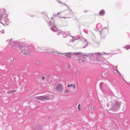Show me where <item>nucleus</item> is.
<instances>
[{
  "instance_id": "nucleus-1",
  "label": "nucleus",
  "mask_w": 130,
  "mask_h": 130,
  "mask_svg": "<svg viewBox=\"0 0 130 130\" xmlns=\"http://www.w3.org/2000/svg\"><path fill=\"white\" fill-rule=\"evenodd\" d=\"M59 54H61L64 55L65 56L68 58H71L72 56H75L79 55H80L82 56H87L88 55L86 53H83L81 52H79L76 53H58Z\"/></svg>"
},
{
  "instance_id": "nucleus-2",
  "label": "nucleus",
  "mask_w": 130,
  "mask_h": 130,
  "mask_svg": "<svg viewBox=\"0 0 130 130\" xmlns=\"http://www.w3.org/2000/svg\"><path fill=\"white\" fill-rule=\"evenodd\" d=\"M88 55L87 56H91V58L92 57L94 58V59L96 60V61H101L102 58L101 56L102 54L98 52L96 53H90L89 54H87Z\"/></svg>"
},
{
  "instance_id": "nucleus-3",
  "label": "nucleus",
  "mask_w": 130,
  "mask_h": 130,
  "mask_svg": "<svg viewBox=\"0 0 130 130\" xmlns=\"http://www.w3.org/2000/svg\"><path fill=\"white\" fill-rule=\"evenodd\" d=\"M121 102H120L115 101L114 105L112 107L113 110H118L120 106Z\"/></svg>"
},
{
  "instance_id": "nucleus-4",
  "label": "nucleus",
  "mask_w": 130,
  "mask_h": 130,
  "mask_svg": "<svg viewBox=\"0 0 130 130\" xmlns=\"http://www.w3.org/2000/svg\"><path fill=\"white\" fill-rule=\"evenodd\" d=\"M36 99L37 100H40L41 101H42L45 100H48L49 99V98L48 96H43L37 97L36 98Z\"/></svg>"
},
{
  "instance_id": "nucleus-5",
  "label": "nucleus",
  "mask_w": 130,
  "mask_h": 130,
  "mask_svg": "<svg viewBox=\"0 0 130 130\" xmlns=\"http://www.w3.org/2000/svg\"><path fill=\"white\" fill-rule=\"evenodd\" d=\"M9 44L10 45H11V47H13L16 48L17 46L19 47L20 45V44H19L17 42H16L15 41L12 42L11 41V42L9 43Z\"/></svg>"
},
{
  "instance_id": "nucleus-6",
  "label": "nucleus",
  "mask_w": 130,
  "mask_h": 130,
  "mask_svg": "<svg viewBox=\"0 0 130 130\" xmlns=\"http://www.w3.org/2000/svg\"><path fill=\"white\" fill-rule=\"evenodd\" d=\"M56 89L59 91H61L63 89L62 85L60 84H58L56 86Z\"/></svg>"
},
{
  "instance_id": "nucleus-7",
  "label": "nucleus",
  "mask_w": 130,
  "mask_h": 130,
  "mask_svg": "<svg viewBox=\"0 0 130 130\" xmlns=\"http://www.w3.org/2000/svg\"><path fill=\"white\" fill-rule=\"evenodd\" d=\"M26 48L25 47L24 49H23L21 51V52L23 54L25 55H28L30 54V52L29 51L26 50L25 48Z\"/></svg>"
},
{
  "instance_id": "nucleus-8",
  "label": "nucleus",
  "mask_w": 130,
  "mask_h": 130,
  "mask_svg": "<svg viewBox=\"0 0 130 130\" xmlns=\"http://www.w3.org/2000/svg\"><path fill=\"white\" fill-rule=\"evenodd\" d=\"M6 12L4 9L0 10V19L3 17L4 15L5 14Z\"/></svg>"
},
{
  "instance_id": "nucleus-9",
  "label": "nucleus",
  "mask_w": 130,
  "mask_h": 130,
  "mask_svg": "<svg viewBox=\"0 0 130 130\" xmlns=\"http://www.w3.org/2000/svg\"><path fill=\"white\" fill-rule=\"evenodd\" d=\"M77 61L79 63L82 64L83 63H84L85 62V60L83 58H82L80 59H77Z\"/></svg>"
},
{
  "instance_id": "nucleus-10",
  "label": "nucleus",
  "mask_w": 130,
  "mask_h": 130,
  "mask_svg": "<svg viewBox=\"0 0 130 130\" xmlns=\"http://www.w3.org/2000/svg\"><path fill=\"white\" fill-rule=\"evenodd\" d=\"M99 86L101 89V88H102L104 89H105V87L106 86V85L103 83H100Z\"/></svg>"
},
{
  "instance_id": "nucleus-11",
  "label": "nucleus",
  "mask_w": 130,
  "mask_h": 130,
  "mask_svg": "<svg viewBox=\"0 0 130 130\" xmlns=\"http://www.w3.org/2000/svg\"><path fill=\"white\" fill-rule=\"evenodd\" d=\"M72 86L73 88L74 89H75L76 88V85L74 84H71V85H68V87H70Z\"/></svg>"
},
{
  "instance_id": "nucleus-12",
  "label": "nucleus",
  "mask_w": 130,
  "mask_h": 130,
  "mask_svg": "<svg viewBox=\"0 0 130 130\" xmlns=\"http://www.w3.org/2000/svg\"><path fill=\"white\" fill-rule=\"evenodd\" d=\"M51 29H52L53 31L56 32L57 31V28L55 26L54 24V28H51Z\"/></svg>"
},
{
  "instance_id": "nucleus-13",
  "label": "nucleus",
  "mask_w": 130,
  "mask_h": 130,
  "mask_svg": "<svg viewBox=\"0 0 130 130\" xmlns=\"http://www.w3.org/2000/svg\"><path fill=\"white\" fill-rule=\"evenodd\" d=\"M42 52H49V53H56V52H55V51H54V52H49L48 51H47V50H46V49H43V50L42 51H41Z\"/></svg>"
},
{
  "instance_id": "nucleus-14",
  "label": "nucleus",
  "mask_w": 130,
  "mask_h": 130,
  "mask_svg": "<svg viewBox=\"0 0 130 130\" xmlns=\"http://www.w3.org/2000/svg\"><path fill=\"white\" fill-rule=\"evenodd\" d=\"M105 11L103 10H102L100 12V15H103L105 13Z\"/></svg>"
},
{
  "instance_id": "nucleus-15",
  "label": "nucleus",
  "mask_w": 130,
  "mask_h": 130,
  "mask_svg": "<svg viewBox=\"0 0 130 130\" xmlns=\"http://www.w3.org/2000/svg\"><path fill=\"white\" fill-rule=\"evenodd\" d=\"M84 42L85 43H86V44L85 46L83 47V48H85L87 46V45H88V42H87L86 40V39L84 40Z\"/></svg>"
},
{
  "instance_id": "nucleus-16",
  "label": "nucleus",
  "mask_w": 130,
  "mask_h": 130,
  "mask_svg": "<svg viewBox=\"0 0 130 130\" xmlns=\"http://www.w3.org/2000/svg\"><path fill=\"white\" fill-rule=\"evenodd\" d=\"M115 71L116 72H115V73H117L120 76H121V73H120V72L117 69H116L115 70Z\"/></svg>"
},
{
  "instance_id": "nucleus-17",
  "label": "nucleus",
  "mask_w": 130,
  "mask_h": 130,
  "mask_svg": "<svg viewBox=\"0 0 130 130\" xmlns=\"http://www.w3.org/2000/svg\"><path fill=\"white\" fill-rule=\"evenodd\" d=\"M16 91V90L12 91L9 90L8 92V94H10L12 92H14Z\"/></svg>"
},
{
  "instance_id": "nucleus-18",
  "label": "nucleus",
  "mask_w": 130,
  "mask_h": 130,
  "mask_svg": "<svg viewBox=\"0 0 130 130\" xmlns=\"http://www.w3.org/2000/svg\"><path fill=\"white\" fill-rule=\"evenodd\" d=\"M125 48H126L127 50H128L130 48V45H127L126 46Z\"/></svg>"
},
{
  "instance_id": "nucleus-19",
  "label": "nucleus",
  "mask_w": 130,
  "mask_h": 130,
  "mask_svg": "<svg viewBox=\"0 0 130 130\" xmlns=\"http://www.w3.org/2000/svg\"><path fill=\"white\" fill-rule=\"evenodd\" d=\"M107 75V73H103V76L104 77L106 76Z\"/></svg>"
},
{
  "instance_id": "nucleus-20",
  "label": "nucleus",
  "mask_w": 130,
  "mask_h": 130,
  "mask_svg": "<svg viewBox=\"0 0 130 130\" xmlns=\"http://www.w3.org/2000/svg\"><path fill=\"white\" fill-rule=\"evenodd\" d=\"M91 109H89V110H91V111H93L94 108L93 107H89Z\"/></svg>"
},
{
  "instance_id": "nucleus-21",
  "label": "nucleus",
  "mask_w": 130,
  "mask_h": 130,
  "mask_svg": "<svg viewBox=\"0 0 130 130\" xmlns=\"http://www.w3.org/2000/svg\"><path fill=\"white\" fill-rule=\"evenodd\" d=\"M70 92V91L68 90H65V93H69Z\"/></svg>"
},
{
  "instance_id": "nucleus-22",
  "label": "nucleus",
  "mask_w": 130,
  "mask_h": 130,
  "mask_svg": "<svg viewBox=\"0 0 130 130\" xmlns=\"http://www.w3.org/2000/svg\"><path fill=\"white\" fill-rule=\"evenodd\" d=\"M80 104H79V105H78V109H79V110H80Z\"/></svg>"
},
{
  "instance_id": "nucleus-23",
  "label": "nucleus",
  "mask_w": 130,
  "mask_h": 130,
  "mask_svg": "<svg viewBox=\"0 0 130 130\" xmlns=\"http://www.w3.org/2000/svg\"><path fill=\"white\" fill-rule=\"evenodd\" d=\"M36 64H40V62L39 61H37L36 62Z\"/></svg>"
},
{
  "instance_id": "nucleus-24",
  "label": "nucleus",
  "mask_w": 130,
  "mask_h": 130,
  "mask_svg": "<svg viewBox=\"0 0 130 130\" xmlns=\"http://www.w3.org/2000/svg\"><path fill=\"white\" fill-rule=\"evenodd\" d=\"M68 11H69L70 13V14H71V12H72V10L71 9H70Z\"/></svg>"
},
{
  "instance_id": "nucleus-25",
  "label": "nucleus",
  "mask_w": 130,
  "mask_h": 130,
  "mask_svg": "<svg viewBox=\"0 0 130 130\" xmlns=\"http://www.w3.org/2000/svg\"><path fill=\"white\" fill-rule=\"evenodd\" d=\"M45 78V77L44 76H43L42 77V79H43V80Z\"/></svg>"
},
{
  "instance_id": "nucleus-26",
  "label": "nucleus",
  "mask_w": 130,
  "mask_h": 130,
  "mask_svg": "<svg viewBox=\"0 0 130 130\" xmlns=\"http://www.w3.org/2000/svg\"><path fill=\"white\" fill-rule=\"evenodd\" d=\"M71 66L70 65H68V68H70Z\"/></svg>"
},
{
  "instance_id": "nucleus-27",
  "label": "nucleus",
  "mask_w": 130,
  "mask_h": 130,
  "mask_svg": "<svg viewBox=\"0 0 130 130\" xmlns=\"http://www.w3.org/2000/svg\"><path fill=\"white\" fill-rule=\"evenodd\" d=\"M3 33H4V30H3L2 31H1Z\"/></svg>"
},
{
  "instance_id": "nucleus-28",
  "label": "nucleus",
  "mask_w": 130,
  "mask_h": 130,
  "mask_svg": "<svg viewBox=\"0 0 130 130\" xmlns=\"http://www.w3.org/2000/svg\"><path fill=\"white\" fill-rule=\"evenodd\" d=\"M102 30H101L100 31V35H101V33H102Z\"/></svg>"
},
{
  "instance_id": "nucleus-29",
  "label": "nucleus",
  "mask_w": 130,
  "mask_h": 130,
  "mask_svg": "<svg viewBox=\"0 0 130 130\" xmlns=\"http://www.w3.org/2000/svg\"><path fill=\"white\" fill-rule=\"evenodd\" d=\"M14 61V59L13 58V59L12 60V61Z\"/></svg>"
},
{
  "instance_id": "nucleus-30",
  "label": "nucleus",
  "mask_w": 130,
  "mask_h": 130,
  "mask_svg": "<svg viewBox=\"0 0 130 130\" xmlns=\"http://www.w3.org/2000/svg\"><path fill=\"white\" fill-rule=\"evenodd\" d=\"M59 3H62L61 2H60V1H59Z\"/></svg>"
},
{
  "instance_id": "nucleus-31",
  "label": "nucleus",
  "mask_w": 130,
  "mask_h": 130,
  "mask_svg": "<svg viewBox=\"0 0 130 130\" xmlns=\"http://www.w3.org/2000/svg\"><path fill=\"white\" fill-rule=\"evenodd\" d=\"M110 104H111L112 103L111 102H110Z\"/></svg>"
},
{
  "instance_id": "nucleus-32",
  "label": "nucleus",
  "mask_w": 130,
  "mask_h": 130,
  "mask_svg": "<svg viewBox=\"0 0 130 130\" xmlns=\"http://www.w3.org/2000/svg\"><path fill=\"white\" fill-rule=\"evenodd\" d=\"M63 18H65V17H63Z\"/></svg>"
},
{
  "instance_id": "nucleus-33",
  "label": "nucleus",
  "mask_w": 130,
  "mask_h": 130,
  "mask_svg": "<svg viewBox=\"0 0 130 130\" xmlns=\"http://www.w3.org/2000/svg\"><path fill=\"white\" fill-rule=\"evenodd\" d=\"M116 68H117V66L116 67Z\"/></svg>"
}]
</instances>
